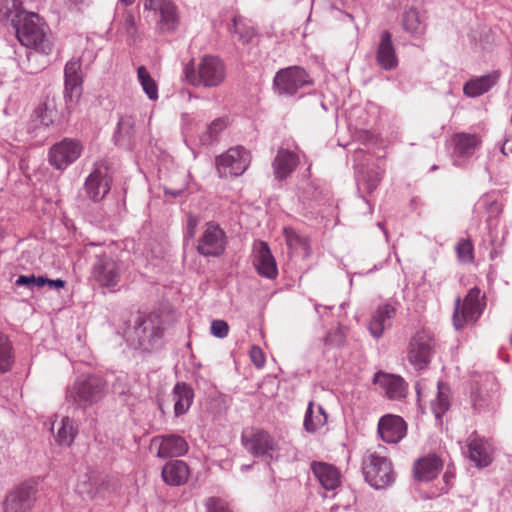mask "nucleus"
Instances as JSON below:
<instances>
[{
    "label": "nucleus",
    "mask_w": 512,
    "mask_h": 512,
    "mask_svg": "<svg viewBox=\"0 0 512 512\" xmlns=\"http://www.w3.org/2000/svg\"><path fill=\"white\" fill-rule=\"evenodd\" d=\"M242 443L256 457L273 458V452L277 450L275 440L263 430L256 431L250 436L243 434Z\"/></svg>",
    "instance_id": "6ab92c4d"
},
{
    "label": "nucleus",
    "mask_w": 512,
    "mask_h": 512,
    "mask_svg": "<svg viewBox=\"0 0 512 512\" xmlns=\"http://www.w3.org/2000/svg\"><path fill=\"white\" fill-rule=\"evenodd\" d=\"M377 64L384 70L397 67L398 59L392 43V34L388 30L382 31L376 52Z\"/></svg>",
    "instance_id": "4be33fe9"
},
{
    "label": "nucleus",
    "mask_w": 512,
    "mask_h": 512,
    "mask_svg": "<svg viewBox=\"0 0 512 512\" xmlns=\"http://www.w3.org/2000/svg\"><path fill=\"white\" fill-rule=\"evenodd\" d=\"M35 115L39 120L40 124L48 127L52 122V111H49L45 106H40L35 110Z\"/></svg>",
    "instance_id": "3c124183"
},
{
    "label": "nucleus",
    "mask_w": 512,
    "mask_h": 512,
    "mask_svg": "<svg viewBox=\"0 0 512 512\" xmlns=\"http://www.w3.org/2000/svg\"><path fill=\"white\" fill-rule=\"evenodd\" d=\"M346 339V333L343 327L338 326L337 328L329 331L325 337H323V343L329 347H340L343 346Z\"/></svg>",
    "instance_id": "c03bdc74"
},
{
    "label": "nucleus",
    "mask_w": 512,
    "mask_h": 512,
    "mask_svg": "<svg viewBox=\"0 0 512 512\" xmlns=\"http://www.w3.org/2000/svg\"><path fill=\"white\" fill-rule=\"evenodd\" d=\"M198 222H199V219L196 216H194L192 214L188 215L187 227H186V236L188 238H193L195 236L196 227L198 225Z\"/></svg>",
    "instance_id": "864d4df0"
},
{
    "label": "nucleus",
    "mask_w": 512,
    "mask_h": 512,
    "mask_svg": "<svg viewBox=\"0 0 512 512\" xmlns=\"http://www.w3.org/2000/svg\"><path fill=\"white\" fill-rule=\"evenodd\" d=\"M5 14L22 45L33 47L46 55L52 51V44L47 38V27L38 14L25 11L18 0L11 1V7H7Z\"/></svg>",
    "instance_id": "f257e3e1"
},
{
    "label": "nucleus",
    "mask_w": 512,
    "mask_h": 512,
    "mask_svg": "<svg viewBox=\"0 0 512 512\" xmlns=\"http://www.w3.org/2000/svg\"><path fill=\"white\" fill-rule=\"evenodd\" d=\"M38 495V487L32 481H25L14 486L2 503L3 512H29Z\"/></svg>",
    "instance_id": "6e6552de"
},
{
    "label": "nucleus",
    "mask_w": 512,
    "mask_h": 512,
    "mask_svg": "<svg viewBox=\"0 0 512 512\" xmlns=\"http://www.w3.org/2000/svg\"><path fill=\"white\" fill-rule=\"evenodd\" d=\"M174 414L176 417L185 415L194 400V390L185 382H177L172 390Z\"/></svg>",
    "instance_id": "cd10ccee"
},
{
    "label": "nucleus",
    "mask_w": 512,
    "mask_h": 512,
    "mask_svg": "<svg viewBox=\"0 0 512 512\" xmlns=\"http://www.w3.org/2000/svg\"><path fill=\"white\" fill-rule=\"evenodd\" d=\"M432 338L426 331H420L411 339L408 347V361L417 370L424 369L430 362Z\"/></svg>",
    "instance_id": "dca6fc26"
},
{
    "label": "nucleus",
    "mask_w": 512,
    "mask_h": 512,
    "mask_svg": "<svg viewBox=\"0 0 512 512\" xmlns=\"http://www.w3.org/2000/svg\"><path fill=\"white\" fill-rule=\"evenodd\" d=\"M207 512H230L227 504L220 498L209 497L205 501Z\"/></svg>",
    "instance_id": "de8ad7c7"
},
{
    "label": "nucleus",
    "mask_w": 512,
    "mask_h": 512,
    "mask_svg": "<svg viewBox=\"0 0 512 512\" xmlns=\"http://www.w3.org/2000/svg\"><path fill=\"white\" fill-rule=\"evenodd\" d=\"M383 174L384 170L379 167L371 168L366 172L363 181L369 193L376 190V188L378 187L379 183L383 178Z\"/></svg>",
    "instance_id": "a18cd8bd"
},
{
    "label": "nucleus",
    "mask_w": 512,
    "mask_h": 512,
    "mask_svg": "<svg viewBox=\"0 0 512 512\" xmlns=\"http://www.w3.org/2000/svg\"><path fill=\"white\" fill-rule=\"evenodd\" d=\"M327 420L328 415L323 406L317 405L315 408L314 402L310 401L304 416V429L308 433L314 434L327 423Z\"/></svg>",
    "instance_id": "2f4dec72"
},
{
    "label": "nucleus",
    "mask_w": 512,
    "mask_h": 512,
    "mask_svg": "<svg viewBox=\"0 0 512 512\" xmlns=\"http://www.w3.org/2000/svg\"><path fill=\"white\" fill-rule=\"evenodd\" d=\"M229 326L224 320H213L211 323V333L217 338H224L228 335Z\"/></svg>",
    "instance_id": "8fccbe9b"
},
{
    "label": "nucleus",
    "mask_w": 512,
    "mask_h": 512,
    "mask_svg": "<svg viewBox=\"0 0 512 512\" xmlns=\"http://www.w3.org/2000/svg\"><path fill=\"white\" fill-rule=\"evenodd\" d=\"M189 467L182 460H172L167 462L162 468V479L170 486L184 485L189 478Z\"/></svg>",
    "instance_id": "393cba45"
},
{
    "label": "nucleus",
    "mask_w": 512,
    "mask_h": 512,
    "mask_svg": "<svg viewBox=\"0 0 512 512\" xmlns=\"http://www.w3.org/2000/svg\"><path fill=\"white\" fill-rule=\"evenodd\" d=\"M229 31L236 35L237 40L243 44L250 43L256 35L254 27L241 16H235L233 18L232 25L229 26Z\"/></svg>",
    "instance_id": "f704fd0d"
},
{
    "label": "nucleus",
    "mask_w": 512,
    "mask_h": 512,
    "mask_svg": "<svg viewBox=\"0 0 512 512\" xmlns=\"http://www.w3.org/2000/svg\"><path fill=\"white\" fill-rule=\"evenodd\" d=\"M183 192L184 191L181 189H178V190L165 189V194L171 195L173 198L180 197L183 194Z\"/></svg>",
    "instance_id": "6e6d98bb"
},
{
    "label": "nucleus",
    "mask_w": 512,
    "mask_h": 512,
    "mask_svg": "<svg viewBox=\"0 0 512 512\" xmlns=\"http://www.w3.org/2000/svg\"><path fill=\"white\" fill-rule=\"evenodd\" d=\"M120 263L111 255L101 253L95 256L91 269L92 279L101 287H115L121 279Z\"/></svg>",
    "instance_id": "9d476101"
},
{
    "label": "nucleus",
    "mask_w": 512,
    "mask_h": 512,
    "mask_svg": "<svg viewBox=\"0 0 512 512\" xmlns=\"http://www.w3.org/2000/svg\"><path fill=\"white\" fill-rule=\"evenodd\" d=\"M486 307L485 295L478 287L471 288L463 301L455 299L452 315L453 326L456 330L463 329L468 324H475Z\"/></svg>",
    "instance_id": "20e7f679"
},
{
    "label": "nucleus",
    "mask_w": 512,
    "mask_h": 512,
    "mask_svg": "<svg viewBox=\"0 0 512 512\" xmlns=\"http://www.w3.org/2000/svg\"><path fill=\"white\" fill-rule=\"evenodd\" d=\"M402 24L405 31L414 35H420L425 30V25L420 19L419 12L415 8H409L404 12Z\"/></svg>",
    "instance_id": "4c0bfd02"
},
{
    "label": "nucleus",
    "mask_w": 512,
    "mask_h": 512,
    "mask_svg": "<svg viewBox=\"0 0 512 512\" xmlns=\"http://www.w3.org/2000/svg\"><path fill=\"white\" fill-rule=\"evenodd\" d=\"M378 226H379L381 229H383V226H382V223H381V222H379V223H378Z\"/></svg>",
    "instance_id": "680f3d73"
},
{
    "label": "nucleus",
    "mask_w": 512,
    "mask_h": 512,
    "mask_svg": "<svg viewBox=\"0 0 512 512\" xmlns=\"http://www.w3.org/2000/svg\"><path fill=\"white\" fill-rule=\"evenodd\" d=\"M110 184L108 162L96 161L84 184L87 196L94 202L101 201L110 191Z\"/></svg>",
    "instance_id": "9b49d317"
},
{
    "label": "nucleus",
    "mask_w": 512,
    "mask_h": 512,
    "mask_svg": "<svg viewBox=\"0 0 512 512\" xmlns=\"http://www.w3.org/2000/svg\"><path fill=\"white\" fill-rule=\"evenodd\" d=\"M283 233L290 250L294 253H302L304 256L310 254V243L307 237L300 235L291 227H285Z\"/></svg>",
    "instance_id": "72a5a7b5"
},
{
    "label": "nucleus",
    "mask_w": 512,
    "mask_h": 512,
    "mask_svg": "<svg viewBox=\"0 0 512 512\" xmlns=\"http://www.w3.org/2000/svg\"><path fill=\"white\" fill-rule=\"evenodd\" d=\"M45 281L44 276L20 275L15 284L17 286H26L28 289L32 290L34 287H43L45 285Z\"/></svg>",
    "instance_id": "49530a36"
},
{
    "label": "nucleus",
    "mask_w": 512,
    "mask_h": 512,
    "mask_svg": "<svg viewBox=\"0 0 512 512\" xmlns=\"http://www.w3.org/2000/svg\"><path fill=\"white\" fill-rule=\"evenodd\" d=\"M396 314V310L389 304L379 306L373 313L369 322V331L371 335L378 339L384 331L391 327L392 319Z\"/></svg>",
    "instance_id": "b1692460"
},
{
    "label": "nucleus",
    "mask_w": 512,
    "mask_h": 512,
    "mask_svg": "<svg viewBox=\"0 0 512 512\" xmlns=\"http://www.w3.org/2000/svg\"><path fill=\"white\" fill-rule=\"evenodd\" d=\"M458 259L463 263H472L474 260L473 244L468 239H462L456 246Z\"/></svg>",
    "instance_id": "37998d69"
},
{
    "label": "nucleus",
    "mask_w": 512,
    "mask_h": 512,
    "mask_svg": "<svg viewBox=\"0 0 512 512\" xmlns=\"http://www.w3.org/2000/svg\"><path fill=\"white\" fill-rule=\"evenodd\" d=\"M227 126L224 119H215L208 127L207 130L200 136V141L203 145L212 144L218 137L221 131Z\"/></svg>",
    "instance_id": "79ce46f5"
},
{
    "label": "nucleus",
    "mask_w": 512,
    "mask_h": 512,
    "mask_svg": "<svg viewBox=\"0 0 512 512\" xmlns=\"http://www.w3.org/2000/svg\"><path fill=\"white\" fill-rule=\"evenodd\" d=\"M377 432L384 442L397 444L406 436L407 424L398 415L386 414L379 419Z\"/></svg>",
    "instance_id": "a211bd4d"
},
{
    "label": "nucleus",
    "mask_w": 512,
    "mask_h": 512,
    "mask_svg": "<svg viewBox=\"0 0 512 512\" xmlns=\"http://www.w3.org/2000/svg\"><path fill=\"white\" fill-rule=\"evenodd\" d=\"M226 247V234L218 224L209 222L198 240L197 251L206 257L220 256Z\"/></svg>",
    "instance_id": "ddd939ff"
},
{
    "label": "nucleus",
    "mask_w": 512,
    "mask_h": 512,
    "mask_svg": "<svg viewBox=\"0 0 512 512\" xmlns=\"http://www.w3.org/2000/svg\"><path fill=\"white\" fill-rule=\"evenodd\" d=\"M373 381L385 391L390 399L397 400L406 395L407 385L400 376L378 372L374 375Z\"/></svg>",
    "instance_id": "5701e85b"
},
{
    "label": "nucleus",
    "mask_w": 512,
    "mask_h": 512,
    "mask_svg": "<svg viewBox=\"0 0 512 512\" xmlns=\"http://www.w3.org/2000/svg\"><path fill=\"white\" fill-rule=\"evenodd\" d=\"M251 153L243 146H234L215 158V166L220 178L239 177L251 163Z\"/></svg>",
    "instance_id": "423d86ee"
},
{
    "label": "nucleus",
    "mask_w": 512,
    "mask_h": 512,
    "mask_svg": "<svg viewBox=\"0 0 512 512\" xmlns=\"http://www.w3.org/2000/svg\"><path fill=\"white\" fill-rule=\"evenodd\" d=\"M455 150L461 156L472 155L480 140L475 134L458 133L454 137Z\"/></svg>",
    "instance_id": "c9c22d12"
},
{
    "label": "nucleus",
    "mask_w": 512,
    "mask_h": 512,
    "mask_svg": "<svg viewBox=\"0 0 512 512\" xmlns=\"http://www.w3.org/2000/svg\"><path fill=\"white\" fill-rule=\"evenodd\" d=\"M164 330L162 320L156 315L139 317L134 329L139 346L147 351L161 346Z\"/></svg>",
    "instance_id": "1a4fd4ad"
},
{
    "label": "nucleus",
    "mask_w": 512,
    "mask_h": 512,
    "mask_svg": "<svg viewBox=\"0 0 512 512\" xmlns=\"http://www.w3.org/2000/svg\"><path fill=\"white\" fill-rule=\"evenodd\" d=\"M298 156L286 149H280L273 161L275 177L279 180L287 178L297 167Z\"/></svg>",
    "instance_id": "7c9ffc66"
},
{
    "label": "nucleus",
    "mask_w": 512,
    "mask_h": 512,
    "mask_svg": "<svg viewBox=\"0 0 512 512\" xmlns=\"http://www.w3.org/2000/svg\"><path fill=\"white\" fill-rule=\"evenodd\" d=\"M321 307H322V305H320V304H315V311H316L318 314H320V310H319V309H320Z\"/></svg>",
    "instance_id": "13d9d810"
},
{
    "label": "nucleus",
    "mask_w": 512,
    "mask_h": 512,
    "mask_svg": "<svg viewBox=\"0 0 512 512\" xmlns=\"http://www.w3.org/2000/svg\"><path fill=\"white\" fill-rule=\"evenodd\" d=\"M442 468V461L436 455L417 460L414 464V476L418 481H431L437 477Z\"/></svg>",
    "instance_id": "c756f323"
},
{
    "label": "nucleus",
    "mask_w": 512,
    "mask_h": 512,
    "mask_svg": "<svg viewBox=\"0 0 512 512\" xmlns=\"http://www.w3.org/2000/svg\"><path fill=\"white\" fill-rule=\"evenodd\" d=\"M313 81L300 66H290L276 72L273 79L275 92L280 96H293L298 90L310 86Z\"/></svg>",
    "instance_id": "0eeeda50"
},
{
    "label": "nucleus",
    "mask_w": 512,
    "mask_h": 512,
    "mask_svg": "<svg viewBox=\"0 0 512 512\" xmlns=\"http://www.w3.org/2000/svg\"><path fill=\"white\" fill-rule=\"evenodd\" d=\"M120 2L125 6H129L132 5L135 2V0H120Z\"/></svg>",
    "instance_id": "4d7b16f0"
},
{
    "label": "nucleus",
    "mask_w": 512,
    "mask_h": 512,
    "mask_svg": "<svg viewBox=\"0 0 512 512\" xmlns=\"http://www.w3.org/2000/svg\"><path fill=\"white\" fill-rule=\"evenodd\" d=\"M184 73L186 80L195 87L215 88L225 81L226 65L217 56L205 55L197 65H186Z\"/></svg>",
    "instance_id": "f03ea898"
},
{
    "label": "nucleus",
    "mask_w": 512,
    "mask_h": 512,
    "mask_svg": "<svg viewBox=\"0 0 512 512\" xmlns=\"http://www.w3.org/2000/svg\"><path fill=\"white\" fill-rule=\"evenodd\" d=\"M506 144H508V140H506V141L504 142L503 147H505V145H506ZM502 153H504V154H505V152H504V148H502Z\"/></svg>",
    "instance_id": "bf43d9fd"
},
{
    "label": "nucleus",
    "mask_w": 512,
    "mask_h": 512,
    "mask_svg": "<svg viewBox=\"0 0 512 512\" xmlns=\"http://www.w3.org/2000/svg\"><path fill=\"white\" fill-rule=\"evenodd\" d=\"M469 459L478 467H487L492 462V446L481 438H471L467 444Z\"/></svg>",
    "instance_id": "bb28decb"
},
{
    "label": "nucleus",
    "mask_w": 512,
    "mask_h": 512,
    "mask_svg": "<svg viewBox=\"0 0 512 512\" xmlns=\"http://www.w3.org/2000/svg\"><path fill=\"white\" fill-rule=\"evenodd\" d=\"M152 444L158 446L157 456L163 459L183 456L189 449L187 441L177 434L156 436Z\"/></svg>",
    "instance_id": "aec40b11"
},
{
    "label": "nucleus",
    "mask_w": 512,
    "mask_h": 512,
    "mask_svg": "<svg viewBox=\"0 0 512 512\" xmlns=\"http://www.w3.org/2000/svg\"><path fill=\"white\" fill-rule=\"evenodd\" d=\"M145 10L159 12L160 18L157 21V29L162 33H170L178 26V15L176 6L170 0H145Z\"/></svg>",
    "instance_id": "f3484780"
},
{
    "label": "nucleus",
    "mask_w": 512,
    "mask_h": 512,
    "mask_svg": "<svg viewBox=\"0 0 512 512\" xmlns=\"http://www.w3.org/2000/svg\"><path fill=\"white\" fill-rule=\"evenodd\" d=\"M64 98L67 105L78 101L82 93L83 73L80 58H72L64 67Z\"/></svg>",
    "instance_id": "4468645a"
},
{
    "label": "nucleus",
    "mask_w": 512,
    "mask_h": 512,
    "mask_svg": "<svg viewBox=\"0 0 512 512\" xmlns=\"http://www.w3.org/2000/svg\"><path fill=\"white\" fill-rule=\"evenodd\" d=\"M499 77L500 73L493 71L492 73L472 78L465 83L463 92L468 97H478L488 92L498 82Z\"/></svg>",
    "instance_id": "c85d7f7f"
},
{
    "label": "nucleus",
    "mask_w": 512,
    "mask_h": 512,
    "mask_svg": "<svg viewBox=\"0 0 512 512\" xmlns=\"http://www.w3.org/2000/svg\"><path fill=\"white\" fill-rule=\"evenodd\" d=\"M494 385V377L486 375L472 386L470 402L474 412L484 413L495 408L494 393H492Z\"/></svg>",
    "instance_id": "2eb2a0df"
},
{
    "label": "nucleus",
    "mask_w": 512,
    "mask_h": 512,
    "mask_svg": "<svg viewBox=\"0 0 512 512\" xmlns=\"http://www.w3.org/2000/svg\"><path fill=\"white\" fill-rule=\"evenodd\" d=\"M123 27L127 35L135 39L137 36V23L136 18L131 12H127L125 15Z\"/></svg>",
    "instance_id": "09e8293b"
},
{
    "label": "nucleus",
    "mask_w": 512,
    "mask_h": 512,
    "mask_svg": "<svg viewBox=\"0 0 512 512\" xmlns=\"http://www.w3.org/2000/svg\"><path fill=\"white\" fill-rule=\"evenodd\" d=\"M137 77L148 98L150 100H156L158 98V86L145 66L138 67Z\"/></svg>",
    "instance_id": "ea45409f"
},
{
    "label": "nucleus",
    "mask_w": 512,
    "mask_h": 512,
    "mask_svg": "<svg viewBox=\"0 0 512 512\" xmlns=\"http://www.w3.org/2000/svg\"><path fill=\"white\" fill-rule=\"evenodd\" d=\"M82 150L83 146L78 140L64 138L50 148L49 163L58 170H64L80 157Z\"/></svg>",
    "instance_id": "f8f14e48"
},
{
    "label": "nucleus",
    "mask_w": 512,
    "mask_h": 512,
    "mask_svg": "<svg viewBox=\"0 0 512 512\" xmlns=\"http://www.w3.org/2000/svg\"><path fill=\"white\" fill-rule=\"evenodd\" d=\"M253 264L262 277L275 279L278 275L275 258L266 242L260 241L255 244Z\"/></svg>",
    "instance_id": "412c9836"
},
{
    "label": "nucleus",
    "mask_w": 512,
    "mask_h": 512,
    "mask_svg": "<svg viewBox=\"0 0 512 512\" xmlns=\"http://www.w3.org/2000/svg\"><path fill=\"white\" fill-rule=\"evenodd\" d=\"M135 135V121L129 115H123L119 118L116 132L113 136L115 144L130 148Z\"/></svg>",
    "instance_id": "473e14b6"
},
{
    "label": "nucleus",
    "mask_w": 512,
    "mask_h": 512,
    "mask_svg": "<svg viewBox=\"0 0 512 512\" xmlns=\"http://www.w3.org/2000/svg\"><path fill=\"white\" fill-rule=\"evenodd\" d=\"M14 363L12 346L8 337L0 333V373L8 372Z\"/></svg>",
    "instance_id": "58836bf2"
},
{
    "label": "nucleus",
    "mask_w": 512,
    "mask_h": 512,
    "mask_svg": "<svg viewBox=\"0 0 512 512\" xmlns=\"http://www.w3.org/2000/svg\"><path fill=\"white\" fill-rule=\"evenodd\" d=\"M311 470L324 489L334 490L340 485L341 475L335 466L324 462H313Z\"/></svg>",
    "instance_id": "a878e982"
},
{
    "label": "nucleus",
    "mask_w": 512,
    "mask_h": 512,
    "mask_svg": "<svg viewBox=\"0 0 512 512\" xmlns=\"http://www.w3.org/2000/svg\"><path fill=\"white\" fill-rule=\"evenodd\" d=\"M450 408L449 389L447 386L438 383V393L431 402V409L437 419H440Z\"/></svg>",
    "instance_id": "e433bc0d"
},
{
    "label": "nucleus",
    "mask_w": 512,
    "mask_h": 512,
    "mask_svg": "<svg viewBox=\"0 0 512 512\" xmlns=\"http://www.w3.org/2000/svg\"><path fill=\"white\" fill-rule=\"evenodd\" d=\"M107 390V382L102 377L82 375L74 382L69 397L82 407H91L105 397Z\"/></svg>",
    "instance_id": "39448f33"
},
{
    "label": "nucleus",
    "mask_w": 512,
    "mask_h": 512,
    "mask_svg": "<svg viewBox=\"0 0 512 512\" xmlns=\"http://www.w3.org/2000/svg\"><path fill=\"white\" fill-rule=\"evenodd\" d=\"M76 435V431L74 429L73 420L69 417H65L61 421V426L59 427L56 440L61 445H70Z\"/></svg>",
    "instance_id": "a19ab883"
},
{
    "label": "nucleus",
    "mask_w": 512,
    "mask_h": 512,
    "mask_svg": "<svg viewBox=\"0 0 512 512\" xmlns=\"http://www.w3.org/2000/svg\"><path fill=\"white\" fill-rule=\"evenodd\" d=\"M365 481L375 489L392 485L396 478L391 460L377 451H367L362 458Z\"/></svg>",
    "instance_id": "7ed1b4c3"
},
{
    "label": "nucleus",
    "mask_w": 512,
    "mask_h": 512,
    "mask_svg": "<svg viewBox=\"0 0 512 512\" xmlns=\"http://www.w3.org/2000/svg\"><path fill=\"white\" fill-rule=\"evenodd\" d=\"M436 169H437V166H436V165H433V166L431 167V170H436Z\"/></svg>",
    "instance_id": "052dcab7"
},
{
    "label": "nucleus",
    "mask_w": 512,
    "mask_h": 512,
    "mask_svg": "<svg viewBox=\"0 0 512 512\" xmlns=\"http://www.w3.org/2000/svg\"><path fill=\"white\" fill-rule=\"evenodd\" d=\"M250 359L257 368H262L265 365V356L262 349L258 346H252L250 349Z\"/></svg>",
    "instance_id": "603ef678"
},
{
    "label": "nucleus",
    "mask_w": 512,
    "mask_h": 512,
    "mask_svg": "<svg viewBox=\"0 0 512 512\" xmlns=\"http://www.w3.org/2000/svg\"><path fill=\"white\" fill-rule=\"evenodd\" d=\"M45 280H46L45 285H48L50 288H53V289L64 288L65 284H66V282L62 279L51 280V279H48L45 277Z\"/></svg>",
    "instance_id": "5fc2aeb1"
}]
</instances>
